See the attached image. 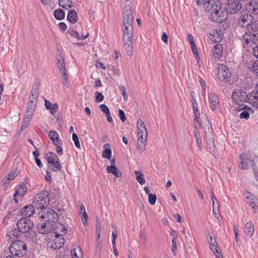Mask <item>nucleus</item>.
I'll list each match as a JSON object with an SVG mask.
<instances>
[{"label": "nucleus", "mask_w": 258, "mask_h": 258, "mask_svg": "<svg viewBox=\"0 0 258 258\" xmlns=\"http://www.w3.org/2000/svg\"><path fill=\"white\" fill-rule=\"evenodd\" d=\"M54 17L58 20H61L65 17V13L61 9L55 10L54 12Z\"/></svg>", "instance_id": "obj_38"}, {"label": "nucleus", "mask_w": 258, "mask_h": 258, "mask_svg": "<svg viewBox=\"0 0 258 258\" xmlns=\"http://www.w3.org/2000/svg\"><path fill=\"white\" fill-rule=\"evenodd\" d=\"M67 19L72 24H74L77 22L78 20V15L75 10H71L68 12Z\"/></svg>", "instance_id": "obj_26"}, {"label": "nucleus", "mask_w": 258, "mask_h": 258, "mask_svg": "<svg viewBox=\"0 0 258 258\" xmlns=\"http://www.w3.org/2000/svg\"><path fill=\"white\" fill-rule=\"evenodd\" d=\"M213 57L215 59L221 58L223 54V46L222 45L217 44L212 49Z\"/></svg>", "instance_id": "obj_18"}, {"label": "nucleus", "mask_w": 258, "mask_h": 258, "mask_svg": "<svg viewBox=\"0 0 258 258\" xmlns=\"http://www.w3.org/2000/svg\"><path fill=\"white\" fill-rule=\"evenodd\" d=\"M138 133V139H147V129L145 128V130H142L141 128H137Z\"/></svg>", "instance_id": "obj_44"}, {"label": "nucleus", "mask_w": 258, "mask_h": 258, "mask_svg": "<svg viewBox=\"0 0 258 258\" xmlns=\"http://www.w3.org/2000/svg\"><path fill=\"white\" fill-rule=\"evenodd\" d=\"M223 13V12L221 10L219 11L216 10L215 12H213L211 14V20L216 23H221L224 20Z\"/></svg>", "instance_id": "obj_17"}, {"label": "nucleus", "mask_w": 258, "mask_h": 258, "mask_svg": "<svg viewBox=\"0 0 258 258\" xmlns=\"http://www.w3.org/2000/svg\"><path fill=\"white\" fill-rule=\"evenodd\" d=\"M232 98L237 104H240L241 103H242L244 99L242 92L241 91L234 92L232 95Z\"/></svg>", "instance_id": "obj_19"}, {"label": "nucleus", "mask_w": 258, "mask_h": 258, "mask_svg": "<svg viewBox=\"0 0 258 258\" xmlns=\"http://www.w3.org/2000/svg\"><path fill=\"white\" fill-rule=\"evenodd\" d=\"M148 201L151 205H155L156 201V195L155 194H150L148 196Z\"/></svg>", "instance_id": "obj_51"}, {"label": "nucleus", "mask_w": 258, "mask_h": 258, "mask_svg": "<svg viewBox=\"0 0 258 258\" xmlns=\"http://www.w3.org/2000/svg\"><path fill=\"white\" fill-rule=\"evenodd\" d=\"M33 225V221L26 217L19 219L17 223L18 229L23 233H28L32 229Z\"/></svg>", "instance_id": "obj_7"}, {"label": "nucleus", "mask_w": 258, "mask_h": 258, "mask_svg": "<svg viewBox=\"0 0 258 258\" xmlns=\"http://www.w3.org/2000/svg\"><path fill=\"white\" fill-rule=\"evenodd\" d=\"M117 167L115 165L108 166L106 168V170L108 173L113 174L116 170Z\"/></svg>", "instance_id": "obj_63"}, {"label": "nucleus", "mask_w": 258, "mask_h": 258, "mask_svg": "<svg viewBox=\"0 0 258 258\" xmlns=\"http://www.w3.org/2000/svg\"><path fill=\"white\" fill-rule=\"evenodd\" d=\"M219 72L217 78L220 81H228L230 78L229 68L225 65L221 64L218 67Z\"/></svg>", "instance_id": "obj_10"}, {"label": "nucleus", "mask_w": 258, "mask_h": 258, "mask_svg": "<svg viewBox=\"0 0 258 258\" xmlns=\"http://www.w3.org/2000/svg\"><path fill=\"white\" fill-rule=\"evenodd\" d=\"M133 16L130 6L126 5L123 9V25L133 26Z\"/></svg>", "instance_id": "obj_11"}, {"label": "nucleus", "mask_w": 258, "mask_h": 258, "mask_svg": "<svg viewBox=\"0 0 258 258\" xmlns=\"http://www.w3.org/2000/svg\"><path fill=\"white\" fill-rule=\"evenodd\" d=\"M46 224L45 223H43L41 224H39L38 225V229L39 232L42 234H47L48 232H46Z\"/></svg>", "instance_id": "obj_48"}, {"label": "nucleus", "mask_w": 258, "mask_h": 258, "mask_svg": "<svg viewBox=\"0 0 258 258\" xmlns=\"http://www.w3.org/2000/svg\"><path fill=\"white\" fill-rule=\"evenodd\" d=\"M10 253L17 257H23L27 252V246L24 241L17 240L12 241L9 247Z\"/></svg>", "instance_id": "obj_4"}, {"label": "nucleus", "mask_w": 258, "mask_h": 258, "mask_svg": "<svg viewBox=\"0 0 258 258\" xmlns=\"http://www.w3.org/2000/svg\"><path fill=\"white\" fill-rule=\"evenodd\" d=\"M135 174L136 176L137 180L141 185L144 184L146 182L145 179L144 178V175L140 170L135 171Z\"/></svg>", "instance_id": "obj_40"}, {"label": "nucleus", "mask_w": 258, "mask_h": 258, "mask_svg": "<svg viewBox=\"0 0 258 258\" xmlns=\"http://www.w3.org/2000/svg\"><path fill=\"white\" fill-rule=\"evenodd\" d=\"M213 204V212L215 216L216 217L219 213V204L218 200H216L212 201Z\"/></svg>", "instance_id": "obj_46"}, {"label": "nucleus", "mask_w": 258, "mask_h": 258, "mask_svg": "<svg viewBox=\"0 0 258 258\" xmlns=\"http://www.w3.org/2000/svg\"><path fill=\"white\" fill-rule=\"evenodd\" d=\"M251 30H247L242 36L243 42L246 44H258V33Z\"/></svg>", "instance_id": "obj_8"}, {"label": "nucleus", "mask_w": 258, "mask_h": 258, "mask_svg": "<svg viewBox=\"0 0 258 258\" xmlns=\"http://www.w3.org/2000/svg\"><path fill=\"white\" fill-rule=\"evenodd\" d=\"M120 90L121 92L122 95L123 96V99L124 100H126L128 99V96L126 92V90L123 86H121L120 87Z\"/></svg>", "instance_id": "obj_58"}, {"label": "nucleus", "mask_w": 258, "mask_h": 258, "mask_svg": "<svg viewBox=\"0 0 258 258\" xmlns=\"http://www.w3.org/2000/svg\"><path fill=\"white\" fill-rule=\"evenodd\" d=\"M244 195L248 201L247 202H251L253 200L255 201V199H257L254 195L251 194L248 191L245 192Z\"/></svg>", "instance_id": "obj_49"}, {"label": "nucleus", "mask_w": 258, "mask_h": 258, "mask_svg": "<svg viewBox=\"0 0 258 258\" xmlns=\"http://www.w3.org/2000/svg\"><path fill=\"white\" fill-rule=\"evenodd\" d=\"M208 100L210 109L213 111L216 109L219 103L218 96L214 93H211L209 94Z\"/></svg>", "instance_id": "obj_12"}, {"label": "nucleus", "mask_w": 258, "mask_h": 258, "mask_svg": "<svg viewBox=\"0 0 258 258\" xmlns=\"http://www.w3.org/2000/svg\"><path fill=\"white\" fill-rule=\"evenodd\" d=\"M45 106L47 109L49 110L52 114H54L58 108L57 103L52 104L47 100H45Z\"/></svg>", "instance_id": "obj_24"}, {"label": "nucleus", "mask_w": 258, "mask_h": 258, "mask_svg": "<svg viewBox=\"0 0 258 258\" xmlns=\"http://www.w3.org/2000/svg\"><path fill=\"white\" fill-rule=\"evenodd\" d=\"M79 214L81 216L82 221L84 225L87 222V220L88 219V216L86 212L85 208L83 204L80 205V208L79 210Z\"/></svg>", "instance_id": "obj_31"}, {"label": "nucleus", "mask_w": 258, "mask_h": 258, "mask_svg": "<svg viewBox=\"0 0 258 258\" xmlns=\"http://www.w3.org/2000/svg\"><path fill=\"white\" fill-rule=\"evenodd\" d=\"M39 92V86L37 84H35L33 85L30 94H38Z\"/></svg>", "instance_id": "obj_55"}, {"label": "nucleus", "mask_w": 258, "mask_h": 258, "mask_svg": "<svg viewBox=\"0 0 258 258\" xmlns=\"http://www.w3.org/2000/svg\"><path fill=\"white\" fill-rule=\"evenodd\" d=\"M49 193L47 191H43L40 193L37 194L34 197L33 203L35 204L37 209H46V206L50 202L49 198Z\"/></svg>", "instance_id": "obj_6"}, {"label": "nucleus", "mask_w": 258, "mask_h": 258, "mask_svg": "<svg viewBox=\"0 0 258 258\" xmlns=\"http://www.w3.org/2000/svg\"><path fill=\"white\" fill-rule=\"evenodd\" d=\"M191 47L192 52L194 54L195 57L197 59L198 63H199L200 61V58L199 55V51L196 44H192V45H191Z\"/></svg>", "instance_id": "obj_45"}, {"label": "nucleus", "mask_w": 258, "mask_h": 258, "mask_svg": "<svg viewBox=\"0 0 258 258\" xmlns=\"http://www.w3.org/2000/svg\"><path fill=\"white\" fill-rule=\"evenodd\" d=\"M59 6L63 9L68 10L73 7V3L71 0H59Z\"/></svg>", "instance_id": "obj_35"}, {"label": "nucleus", "mask_w": 258, "mask_h": 258, "mask_svg": "<svg viewBox=\"0 0 258 258\" xmlns=\"http://www.w3.org/2000/svg\"><path fill=\"white\" fill-rule=\"evenodd\" d=\"M68 33L72 37L77 38L78 40H84L89 36V33L87 32L85 35H83V34L80 35L79 33L74 30H69Z\"/></svg>", "instance_id": "obj_29"}, {"label": "nucleus", "mask_w": 258, "mask_h": 258, "mask_svg": "<svg viewBox=\"0 0 258 258\" xmlns=\"http://www.w3.org/2000/svg\"><path fill=\"white\" fill-rule=\"evenodd\" d=\"M198 128H203L206 135L211 136L213 132L212 124L207 117H205L203 123L202 122V126L200 127L195 126Z\"/></svg>", "instance_id": "obj_14"}, {"label": "nucleus", "mask_w": 258, "mask_h": 258, "mask_svg": "<svg viewBox=\"0 0 258 258\" xmlns=\"http://www.w3.org/2000/svg\"><path fill=\"white\" fill-rule=\"evenodd\" d=\"M249 69L251 72L258 77V61L253 62L251 66L249 67Z\"/></svg>", "instance_id": "obj_41"}, {"label": "nucleus", "mask_w": 258, "mask_h": 258, "mask_svg": "<svg viewBox=\"0 0 258 258\" xmlns=\"http://www.w3.org/2000/svg\"><path fill=\"white\" fill-rule=\"evenodd\" d=\"M251 111L252 109L250 108V109L245 108L240 113L239 117L241 119H248L249 117V111Z\"/></svg>", "instance_id": "obj_43"}, {"label": "nucleus", "mask_w": 258, "mask_h": 258, "mask_svg": "<svg viewBox=\"0 0 258 258\" xmlns=\"http://www.w3.org/2000/svg\"><path fill=\"white\" fill-rule=\"evenodd\" d=\"M33 112L30 113V111H27L25 112L24 118V123H27V124H28L33 115Z\"/></svg>", "instance_id": "obj_47"}, {"label": "nucleus", "mask_w": 258, "mask_h": 258, "mask_svg": "<svg viewBox=\"0 0 258 258\" xmlns=\"http://www.w3.org/2000/svg\"><path fill=\"white\" fill-rule=\"evenodd\" d=\"M194 112L195 117L194 118V123L195 126L200 127L202 126V121L199 120V116L200 112L198 109V105L192 106Z\"/></svg>", "instance_id": "obj_21"}, {"label": "nucleus", "mask_w": 258, "mask_h": 258, "mask_svg": "<svg viewBox=\"0 0 258 258\" xmlns=\"http://www.w3.org/2000/svg\"><path fill=\"white\" fill-rule=\"evenodd\" d=\"M36 105V104H35L28 103L26 110L34 113L35 110Z\"/></svg>", "instance_id": "obj_54"}, {"label": "nucleus", "mask_w": 258, "mask_h": 258, "mask_svg": "<svg viewBox=\"0 0 258 258\" xmlns=\"http://www.w3.org/2000/svg\"><path fill=\"white\" fill-rule=\"evenodd\" d=\"M27 190V188L26 184L21 183L20 184L19 188L15 190V197L17 196L23 197L25 195Z\"/></svg>", "instance_id": "obj_25"}, {"label": "nucleus", "mask_w": 258, "mask_h": 258, "mask_svg": "<svg viewBox=\"0 0 258 258\" xmlns=\"http://www.w3.org/2000/svg\"><path fill=\"white\" fill-rule=\"evenodd\" d=\"M247 204L251 206L254 213H258V200L257 199L251 202H247Z\"/></svg>", "instance_id": "obj_42"}, {"label": "nucleus", "mask_w": 258, "mask_h": 258, "mask_svg": "<svg viewBox=\"0 0 258 258\" xmlns=\"http://www.w3.org/2000/svg\"><path fill=\"white\" fill-rule=\"evenodd\" d=\"M217 2H218V1L209 0V2L204 6L206 11L207 12H210L211 10H212V8H214L216 10V9H217V6H216Z\"/></svg>", "instance_id": "obj_34"}, {"label": "nucleus", "mask_w": 258, "mask_h": 258, "mask_svg": "<svg viewBox=\"0 0 258 258\" xmlns=\"http://www.w3.org/2000/svg\"><path fill=\"white\" fill-rule=\"evenodd\" d=\"M100 110L105 114L109 112L108 107L105 104H101L99 106Z\"/></svg>", "instance_id": "obj_64"}, {"label": "nucleus", "mask_w": 258, "mask_h": 258, "mask_svg": "<svg viewBox=\"0 0 258 258\" xmlns=\"http://www.w3.org/2000/svg\"><path fill=\"white\" fill-rule=\"evenodd\" d=\"M147 139H138V147L137 148V151L141 154L142 153L146 148Z\"/></svg>", "instance_id": "obj_33"}, {"label": "nucleus", "mask_w": 258, "mask_h": 258, "mask_svg": "<svg viewBox=\"0 0 258 258\" xmlns=\"http://www.w3.org/2000/svg\"><path fill=\"white\" fill-rule=\"evenodd\" d=\"M237 24L241 28H246L247 30L256 32L258 28L257 24L254 21V17L248 13L240 15L237 19Z\"/></svg>", "instance_id": "obj_1"}, {"label": "nucleus", "mask_w": 258, "mask_h": 258, "mask_svg": "<svg viewBox=\"0 0 258 258\" xmlns=\"http://www.w3.org/2000/svg\"><path fill=\"white\" fill-rule=\"evenodd\" d=\"M22 233H23L20 232L19 229L17 230V229H15L14 230L9 231V232L7 234L6 237L8 240L13 239L14 238H20L22 236Z\"/></svg>", "instance_id": "obj_27"}, {"label": "nucleus", "mask_w": 258, "mask_h": 258, "mask_svg": "<svg viewBox=\"0 0 258 258\" xmlns=\"http://www.w3.org/2000/svg\"><path fill=\"white\" fill-rule=\"evenodd\" d=\"M191 97V102L192 106L198 105V102L196 99V94L194 91H191L190 92Z\"/></svg>", "instance_id": "obj_52"}, {"label": "nucleus", "mask_w": 258, "mask_h": 258, "mask_svg": "<svg viewBox=\"0 0 258 258\" xmlns=\"http://www.w3.org/2000/svg\"><path fill=\"white\" fill-rule=\"evenodd\" d=\"M45 157L47 160L48 164L54 162V161L58 159L57 156L52 152H48L45 154Z\"/></svg>", "instance_id": "obj_37"}, {"label": "nucleus", "mask_w": 258, "mask_h": 258, "mask_svg": "<svg viewBox=\"0 0 258 258\" xmlns=\"http://www.w3.org/2000/svg\"><path fill=\"white\" fill-rule=\"evenodd\" d=\"M61 74L62 77L64 79V81L63 82V85L64 86H66V87H68L69 86V83L68 80V77H67L66 73H64L63 72H62V74Z\"/></svg>", "instance_id": "obj_62"}, {"label": "nucleus", "mask_w": 258, "mask_h": 258, "mask_svg": "<svg viewBox=\"0 0 258 258\" xmlns=\"http://www.w3.org/2000/svg\"><path fill=\"white\" fill-rule=\"evenodd\" d=\"M95 99L96 102H100L104 99V96L101 93L97 92L95 93Z\"/></svg>", "instance_id": "obj_53"}, {"label": "nucleus", "mask_w": 258, "mask_h": 258, "mask_svg": "<svg viewBox=\"0 0 258 258\" xmlns=\"http://www.w3.org/2000/svg\"><path fill=\"white\" fill-rule=\"evenodd\" d=\"M226 6L227 12L231 14L237 13L241 8V3L238 0H227Z\"/></svg>", "instance_id": "obj_9"}, {"label": "nucleus", "mask_w": 258, "mask_h": 258, "mask_svg": "<svg viewBox=\"0 0 258 258\" xmlns=\"http://www.w3.org/2000/svg\"><path fill=\"white\" fill-rule=\"evenodd\" d=\"M35 212L34 207L29 205L24 206L21 210L20 214L26 218L32 216Z\"/></svg>", "instance_id": "obj_15"}, {"label": "nucleus", "mask_w": 258, "mask_h": 258, "mask_svg": "<svg viewBox=\"0 0 258 258\" xmlns=\"http://www.w3.org/2000/svg\"><path fill=\"white\" fill-rule=\"evenodd\" d=\"M72 258H82L83 253L81 247L76 245L73 249L71 250Z\"/></svg>", "instance_id": "obj_30"}, {"label": "nucleus", "mask_w": 258, "mask_h": 258, "mask_svg": "<svg viewBox=\"0 0 258 258\" xmlns=\"http://www.w3.org/2000/svg\"><path fill=\"white\" fill-rule=\"evenodd\" d=\"M248 102L254 107L258 108V93L255 92H252L246 96Z\"/></svg>", "instance_id": "obj_16"}, {"label": "nucleus", "mask_w": 258, "mask_h": 258, "mask_svg": "<svg viewBox=\"0 0 258 258\" xmlns=\"http://www.w3.org/2000/svg\"><path fill=\"white\" fill-rule=\"evenodd\" d=\"M96 246L97 250L98 251V255L99 256H100V250L102 248V245H101V241L100 240V239H98L97 237V239L96 240Z\"/></svg>", "instance_id": "obj_56"}, {"label": "nucleus", "mask_w": 258, "mask_h": 258, "mask_svg": "<svg viewBox=\"0 0 258 258\" xmlns=\"http://www.w3.org/2000/svg\"><path fill=\"white\" fill-rule=\"evenodd\" d=\"M57 66L61 74H62V72H66L64 60L62 57L60 56L57 58Z\"/></svg>", "instance_id": "obj_36"}, {"label": "nucleus", "mask_w": 258, "mask_h": 258, "mask_svg": "<svg viewBox=\"0 0 258 258\" xmlns=\"http://www.w3.org/2000/svg\"><path fill=\"white\" fill-rule=\"evenodd\" d=\"M49 168L53 171H60L62 168V166L58 159L55 160L54 162L49 163Z\"/></svg>", "instance_id": "obj_32"}, {"label": "nucleus", "mask_w": 258, "mask_h": 258, "mask_svg": "<svg viewBox=\"0 0 258 258\" xmlns=\"http://www.w3.org/2000/svg\"><path fill=\"white\" fill-rule=\"evenodd\" d=\"M103 147L104 150H103L102 153V157L108 160L110 159L112 154L110 145L108 143H106L104 145Z\"/></svg>", "instance_id": "obj_20"}, {"label": "nucleus", "mask_w": 258, "mask_h": 258, "mask_svg": "<svg viewBox=\"0 0 258 258\" xmlns=\"http://www.w3.org/2000/svg\"><path fill=\"white\" fill-rule=\"evenodd\" d=\"M18 174V172L17 171L13 170L7 177H8L11 180H12L17 176Z\"/></svg>", "instance_id": "obj_57"}, {"label": "nucleus", "mask_w": 258, "mask_h": 258, "mask_svg": "<svg viewBox=\"0 0 258 258\" xmlns=\"http://www.w3.org/2000/svg\"><path fill=\"white\" fill-rule=\"evenodd\" d=\"M48 136L54 145L62 144L61 140L59 138L58 134L55 131H50Z\"/></svg>", "instance_id": "obj_23"}, {"label": "nucleus", "mask_w": 258, "mask_h": 258, "mask_svg": "<svg viewBox=\"0 0 258 258\" xmlns=\"http://www.w3.org/2000/svg\"><path fill=\"white\" fill-rule=\"evenodd\" d=\"M210 35L212 37L211 40L216 42H220L223 37V34L221 30H213L210 33Z\"/></svg>", "instance_id": "obj_22"}, {"label": "nucleus", "mask_w": 258, "mask_h": 258, "mask_svg": "<svg viewBox=\"0 0 258 258\" xmlns=\"http://www.w3.org/2000/svg\"><path fill=\"white\" fill-rule=\"evenodd\" d=\"M209 243L210 245L211 250L215 253L217 258H221L222 257V253L220 251V248L216 240L212 236H210Z\"/></svg>", "instance_id": "obj_13"}, {"label": "nucleus", "mask_w": 258, "mask_h": 258, "mask_svg": "<svg viewBox=\"0 0 258 258\" xmlns=\"http://www.w3.org/2000/svg\"><path fill=\"white\" fill-rule=\"evenodd\" d=\"M137 128H141L144 131L146 128L144 122L141 119H139L137 121Z\"/></svg>", "instance_id": "obj_60"}, {"label": "nucleus", "mask_w": 258, "mask_h": 258, "mask_svg": "<svg viewBox=\"0 0 258 258\" xmlns=\"http://www.w3.org/2000/svg\"><path fill=\"white\" fill-rule=\"evenodd\" d=\"M57 228L56 227L54 228L55 236H51L45 239V243L46 244L47 248L53 250L58 249L61 248L64 243V238L63 235L57 233L58 232Z\"/></svg>", "instance_id": "obj_3"}, {"label": "nucleus", "mask_w": 258, "mask_h": 258, "mask_svg": "<svg viewBox=\"0 0 258 258\" xmlns=\"http://www.w3.org/2000/svg\"><path fill=\"white\" fill-rule=\"evenodd\" d=\"M139 237L141 240L145 242L146 240V233L145 231L141 230L140 232Z\"/></svg>", "instance_id": "obj_59"}, {"label": "nucleus", "mask_w": 258, "mask_h": 258, "mask_svg": "<svg viewBox=\"0 0 258 258\" xmlns=\"http://www.w3.org/2000/svg\"><path fill=\"white\" fill-rule=\"evenodd\" d=\"M249 10L253 12V14L258 15V1H253L249 4Z\"/></svg>", "instance_id": "obj_39"}, {"label": "nucleus", "mask_w": 258, "mask_h": 258, "mask_svg": "<svg viewBox=\"0 0 258 258\" xmlns=\"http://www.w3.org/2000/svg\"><path fill=\"white\" fill-rule=\"evenodd\" d=\"M50 212L52 213L51 220L53 222L57 221L58 219V215L54 210H50Z\"/></svg>", "instance_id": "obj_61"}, {"label": "nucleus", "mask_w": 258, "mask_h": 258, "mask_svg": "<svg viewBox=\"0 0 258 258\" xmlns=\"http://www.w3.org/2000/svg\"><path fill=\"white\" fill-rule=\"evenodd\" d=\"M244 232L249 237H251L254 232V226L251 221L247 222L244 225Z\"/></svg>", "instance_id": "obj_28"}, {"label": "nucleus", "mask_w": 258, "mask_h": 258, "mask_svg": "<svg viewBox=\"0 0 258 258\" xmlns=\"http://www.w3.org/2000/svg\"><path fill=\"white\" fill-rule=\"evenodd\" d=\"M238 162L240 164L239 167L240 169L242 170L247 169L251 166L253 172V174L256 180H258V169L256 165L253 161L247 157L246 154H241L239 156Z\"/></svg>", "instance_id": "obj_5"}, {"label": "nucleus", "mask_w": 258, "mask_h": 258, "mask_svg": "<svg viewBox=\"0 0 258 258\" xmlns=\"http://www.w3.org/2000/svg\"><path fill=\"white\" fill-rule=\"evenodd\" d=\"M72 139L74 142L75 146L78 148H80L81 145L80 144L78 136L75 133L73 134Z\"/></svg>", "instance_id": "obj_50"}, {"label": "nucleus", "mask_w": 258, "mask_h": 258, "mask_svg": "<svg viewBox=\"0 0 258 258\" xmlns=\"http://www.w3.org/2000/svg\"><path fill=\"white\" fill-rule=\"evenodd\" d=\"M133 26L123 25V41L126 54L131 56L133 51Z\"/></svg>", "instance_id": "obj_2"}]
</instances>
